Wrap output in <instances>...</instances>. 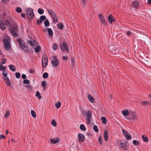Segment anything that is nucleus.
<instances>
[{
	"mask_svg": "<svg viewBox=\"0 0 151 151\" xmlns=\"http://www.w3.org/2000/svg\"><path fill=\"white\" fill-rule=\"evenodd\" d=\"M2 41L4 43L5 49L7 50H9L10 48V38L9 36L7 35H4Z\"/></svg>",
	"mask_w": 151,
	"mask_h": 151,
	"instance_id": "1",
	"label": "nucleus"
},
{
	"mask_svg": "<svg viewBox=\"0 0 151 151\" xmlns=\"http://www.w3.org/2000/svg\"><path fill=\"white\" fill-rule=\"evenodd\" d=\"M17 40L19 43L20 47L26 52H29V48L27 46L25 45L23 41L20 38H17Z\"/></svg>",
	"mask_w": 151,
	"mask_h": 151,
	"instance_id": "2",
	"label": "nucleus"
},
{
	"mask_svg": "<svg viewBox=\"0 0 151 151\" xmlns=\"http://www.w3.org/2000/svg\"><path fill=\"white\" fill-rule=\"evenodd\" d=\"M11 28L9 29L11 32L12 35L15 37H17L18 35L17 33L18 27L17 25H12L10 26Z\"/></svg>",
	"mask_w": 151,
	"mask_h": 151,
	"instance_id": "3",
	"label": "nucleus"
},
{
	"mask_svg": "<svg viewBox=\"0 0 151 151\" xmlns=\"http://www.w3.org/2000/svg\"><path fill=\"white\" fill-rule=\"evenodd\" d=\"M60 50L62 51H65L68 52H69V48L68 43L66 42H64L60 44L59 45Z\"/></svg>",
	"mask_w": 151,
	"mask_h": 151,
	"instance_id": "4",
	"label": "nucleus"
},
{
	"mask_svg": "<svg viewBox=\"0 0 151 151\" xmlns=\"http://www.w3.org/2000/svg\"><path fill=\"white\" fill-rule=\"evenodd\" d=\"M51 63L52 66L54 67H56L58 66L59 62V60L57 59V57L56 56H53V60L51 61Z\"/></svg>",
	"mask_w": 151,
	"mask_h": 151,
	"instance_id": "5",
	"label": "nucleus"
},
{
	"mask_svg": "<svg viewBox=\"0 0 151 151\" xmlns=\"http://www.w3.org/2000/svg\"><path fill=\"white\" fill-rule=\"evenodd\" d=\"M48 62V59L47 55H44L42 58V67H45L47 65Z\"/></svg>",
	"mask_w": 151,
	"mask_h": 151,
	"instance_id": "6",
	"label": "nucleus"
},
{
	"mask_svg": "<svg viewBox=\"0 0 151 151\" xmlns=\"http://www.w3.org/2000/svg\"><path fill=\"white\" fill-rule=\"evenodd\" d=\"M92 113L91 111H89L86 115V120L87 124H89L91 122V118Z\"/></svg>",
	"mask_w": 151,
	"mask_h": 151,
	"instance_id": "7",
	"label": "nucleus"
},
{
	"mask_svg": "<svg viewBox=\"0 0 151 151\" xmlns=\"http://www.w3.org/2000/svg\"><path fill=\"white\" fill-rule=\"evenodd\" d=\"M9 24V22L8 21H2L0 24V28L2 30H4L6 29V25H8Z\"/></svg>",
	"mask_w": 151,
	"mask_h": 151,
	"instance_id": "8",
	"label": "nucleus"
},
{
	"mask_svg": "<svg viewBox=\"0 0 151 151\" xmlns=\"http://www.w3.org/2000/svg\"><path fill=\"white\" fill-rule=\"evenodd\" d=\"M127 119L130 120L134 121L137 119L136 115L134 112L130 113Z\"/></svg>",
	"mask_w": 151,
	"mask_h": 151,
	"instance_id": "9",
	"label": "nucleus"
},
{
	"mask_svg": "<svg viewBox=\"0 0 151 151\" xmlns=\"http://www.w3.org/2000/svg\"><path fill=\"white\" fill-rule=\"evenodd\" d=\"M27 13L29 15V18L30 19H33L34 17V14L33 10L30 8L28 9L27 11Z\"/></svg>",
	"mask_w": 151,
	"mask_h": 151,
	"instance_id": "10",
	"label": "nucleus"
},
{
	"mask_svg": "<svg viewBox=\"0 0 151 151\" xmlns=\"http://www.w3.org/2000/svg\"><path fill=\"white\" fill-rule=\"evenodd\" d=\"M99 18L100 21L101 23L104 26H106V22L105 20V18H104L101 14H99Z\"/></svg>",
	"mask_w": 151,
	"mask_h": 151,
	"instance_id": "11",
	"label": "nucleus"
},
{
	"mask_svg": "<svg viewBox=\"0 0 151 151\" xmlns=\"http://www.w3.org/2000/svg\"><path fill=\"white\" fill-rule=\"evenodd\" d=\"M122 132L125 136L126 139L127 140H130L132 139L131 136L127 132L123 129L122 130Z\"/></svg>",
	"mask_w": 151,
	"mask_h": 151,
	"instance_id": "12",
	"label": "nucleus"
},
{
	"mask_svg": "<svg viewBox=\"0 0 151 151\" xmlns=\"http://www.w3.org/2000/svg\"><path fill=\"white\" fill-rule=\"evenodd\" d=\"M78 141L80 142H83L85 139V136L82 133H79L78 135Z\"/></svg>",
	"mask_w": 151,
	"mask_h": 151,
	"instance_id": "13",
	"label": "nucleus"
},
{
	"mask_svg": "<svg viewBox=\"0 0 151 151\" xmlns=\"http://www.w3.org/2000/svg\"><path fill=\"white\" fill-rule=\"evenodd\" d=\"M139 5V1H135L133 2L131 4V6L135 8H138Z\"/></svg>",
	"mask_w": 151,
	"mask_h": 151,
	"instance_id": "14",
	"label": "nucleus"
},
{
	"mask_svg": "<svg viewBox=\"0 0 151 151\" xmlns=\"http://www.w3.org/2000/svg\"><path fill=\"white\" fill-rule=\"evenodd\" d=\"M28 43L30 44L33 48H35L36 46V43L34 40L28 41Z\"/></svg>",
	"mask_w": 151,
	"mask_h": 151,
	"instance_id": "15",
	"label": "nucleus"
},
{
	"mask_svg": "<svg viewBox=\"0 0 151 151\" xmlns=\"http://www.w3.org/2000/svg\"><path fill=\"white\" fill-rule=\"evenodd\" d=\"M108 22L110 23H111L112 22H114L115 21V19L113 17L111 14H110L108 17Z\"/></svg>",
	"mask_w": 151,
	"mask_h": 151,
	"instance_id": "16",
	"label": "nucleus"
},
{
	"mask_svg": "<svg viewBox=\"0 0 151 151\" xmlns=\"http://www.w3.org/2000/svg\"><path fill=\"white\" fill-rule=\"evenodd\" d=\"M108 133L107 130H105L104 132V137L106 141H108Z\"/></svg>",
	"mask_w": 151,
	"mask_h": 151,
	"instance_id": "17",
	"label": "nucleus"
},
{
	"mask_svg": "<svg viewBox=\"0 0 151 151\" xmlns=\"http://www.w3.org/2000/svg\"><path fill=\"white\" fill-rule=\"evenodd\" d=\"M5 81L7 85L9 86L11 85L10 81L7 77H4Z\"/></svg>",
	"mask_w": 151,
	"mask_h": 151,
	"instance_id": "18",
	"label": "nucleus"
},
{
	"mask_svg": "<svg viewBox=\"0 0 151 151\" xmlns=\"http://www.w3.org/2000/svg\"><path fill=\"white\" fill-rule=\"evenodd\" d=\"M48 12L52 17H55L56 15L55 12L52 10H48Z\"/></svg>",
	"mask_w": 151,
	"mask_h": 151,
	"instance_id": "19",
	"label": "nucleus"
},
{
	"mask_svg": "<svg viewBox=\"0 0 151 151\" xmlns=\"http://www.w3.org/2000/svg\"><path fill=\"white\" fill-rule=\"evenodd\" d=\"M122 114L124 116H127L128 115L129 116L130 114H129V112L127 110H124L122 111Z\"/></svg>",
	"mask_w": 151,
	"mask_h": 151,
	"instance_id": "20",
	"label": "nucleus"
},
{
	"mask_svg": "<svg viewBox=\"0 0 151 151\" xmlns=\"http://www.w3.org/2000/svg\"><path fill=\"white\" fill-rule=\"evenodd\" d=\"M88 97L89 101L91 102H93L94 100V99L91 95H88Z\"/></svg>",
	"mask_w": 151,
	"mask_h": 151,
	"instance_id": "21",
	"label": "nucleus"
},
{
	"mask_svg": "<svg viewBox=\"0 0 151 151\" xmlns=\"http://www.w3.org/2000/svg\"><path fill=\"white\" fill-rule=\"evenodd\" d=\"M50 140L51 143L53 144H56L59 142V140L58 138H56V139H51Z\"/></svg>",
	"mask_w": 151,
	"mask_h": 151,
	"instance_id": "22",
	"label": "nucleus"
},
{
	"mask_svg": "<svg viewBox=\"0 0 151 151\" xmlns=\"http://www.w3.org/2000/svg\"><path fill=\"white\" fill-rule=\"evenodd\" d=\"M57 26L58 29L62 30L63 29L64 26L62 23H58L57 25Z\"/></svg>",
	"mask_w": 151,
	"mask_h": 151,
	"instance_id": "23",
	"label": "nucleus"
},
{
	"mask_svg": "<svg viewBox=\"0 0 151 151\" xmlns=\"http://www.w3.org/2000/svg\"><path fill=\"white\" fill-rule=\"evenodd\" d=\"M47 31L50 36H52L53 35V31L51 29L48 28L47 29Z\"/></svg>",
	"mask_w": 151,
	"mask_h": 151,
	"instance_id": "24",
	"label": "nucleus"
},
{
	"mask_svg": "<svg viewBox=\"0 0 151 151\" xmlns=\"http://www.w3.org/2000/svg\"><path fill=\"white\" fill-rule=\"evenodd\" d=\"M142 138L143 141L145 142H147L148 141V139L146 136L144 135H142Z\"/></svg>",
	"mask_w": 151,
	"mask_h": 151,
	"instance_id": "25",
	"label": "nucleus"
},
{
	"mask_svg": "<svg viewBox=\"0 0 151 151\" xmlns=\"http://www.w3.org/2000/svg\"><path fill=\"white\" fill-rule=\"evenodd\" d=\"M41 50V47L40 46H37L35 48V51L36 53L39 52Z\"/></svg>",
	"mask_w": 151,
	"mask_h": 151,
	"instance_id": "26",
	"label": "nucleus"
},
{
	"mask_svg": "<svg viewBox=\"0 0 151 151\" xmlns=\"http://www.w3.org/2000/svg\"><path fill=\"white\" fill-rule=\"evenodd\" d=\"M58 47V45L56 43H53L52 46V49L53 50H55Z\"/></svg>",
	"mask_w": 151,
	"mask_h": 151,
	"instance_id": "27",
	"label": "nucleus"
},
{
	"mask_svg": "<svg viewBox=\"0 0 151 151\" xmlns=\"http://www.w3.org/2000/svg\"><path fill=\"white\" fill-rule=\"evenodd\" d=\"M80 128L81 130L85 131L86 130V128L85 126L83 124H81L80 126Z\"/></svg>",
	"mask_w": 151,
	"mask_h": 151,
	"instance_id": "28",
	"label": "nucleus"
},
{
	"mask_svg": "<svg viewBox=\"0 0 151 151\" xmlns=\"http://www.w3.org/2000/svg\"><path fill=\"white\" fill-rule=\"evenodd\" d=\"M10 69L12 71H14L15 70V67L12 65H10L9 66Z\"/></svg>",
	"mask_w": 151,
	"mask_h": 151,
	"instance_id": "29",
	"label": "nucleus"
},
{
	"mask_svg": "<svg viewBox=\"0 0 151 151\" xmlns=\"http://www.w3.org/2000/svg\"><path fill=\"white\" fill-rule=\"evenodd\" d=\"M53 19V22L55 23H56L58 22V18L57 17L56 15L55 16V17H52Z\"/></svg>",
	"mask_w": 151,
	"mask_h": 151,
	"instance_id": "30",
	"label": "nucleus"
},
{
	"mask_svg": "<svg viewBox=\"0 0 151 151\" xmlns=\"http://www.w3.org/2000/svg\"><path fill=\"white\" fill-rule=\"evenodd\" d=\"M101 119L103 124H106L107 123V121L105 117H102Z\"/></svg>",
	"mask_w": 151,
	"mask_h": 151,
	"instance_id": "31",
	"label": "nucleus"
},
{
	"mask_svg": "<svg viewBox=\"0 0 151 151\" xmlns=\"http://www.w3.org/2000/svg\"><path fill=\"white\" fill-rule=\"evenodd\" d=\"M35 96H37L38 97V98L39 99H40L41 98V96L40 93L38 91H37L36 92V94H35Z\"/></svg>",
	"mask_w": 151,
	"mask_h": 151,
	"instance_id": "32",
	"label": "nucleus"
},
{
	"mask_svg": "<svg viewBox=\"0 0 151 151\" xmlns=\"http://www.w3.org/2000/svg\"><path fill=\"white\" fill-rule=\"evenodd\" d=\"M38 13L40 14H42L44 12V10L43 9H39L38 10Z\"/></svg>",
	"mask_w": 151,
	"mask_h": 151,
	"instance_id": "33",
	"label": "nucleus"
},
{
	"mask_svg": "<svg viewBox=\"0 0 151 151\" xmlns=\"http://www.w3.org/2000/svg\"><path fill=\"white\" fill-rule=\"evenodd\" d=\"M61 106V103L58 101L55 104V106L57 108H59Z\"/></svg>",
	"mask_w": 151,
	"mask_h": 151,
	"instance_id": "34",
	"label": "nucleus"
},
{
	"mask_svg": "<svg viewBox=\"0 0 151 151\" xmlns=\"http://www.w3.org/2000/svg\"><path fill=\"white\" fill-rule=\"evenodd\" d=\"M44 24L46 27H48L50 25V23L48 20H47L44 22Z\"/></svg>",
	"mask_w": 151,
	"mask_h": 151,
	"instance_id": "35",
	"label": "nucleus"
},
{
	"mask_svg": "<svg viewBox=\"0 0 151 151\" xmlns=\"http://www.w3.org/2000/svg\"><path fill=\"white\" fill-rule=\"evenodd\" d=\"M126 145L125 142H121L119 144V146L121 148H124Z\"/></svg>",
	"mask_w": 151,
	"mask_h": 151,
	"instance_id": "36",
	"label": "nucleus"
},
{
	"mask_svg": "<svg viewBox=\"0 0 151 151\" xmlns=\"http://www.w3.org/2000/svg\"><path fill=\"white\" fill-rule=\"evenodd\" d=\"M16 10L18 13H21L22 12V9L20 7H17Z\"/></svg>",
	"mask_w": 151,
	"mask_h": 151,
	"instance_id": "37",
	"label": "nucleus"
},
{
	"mask_svg": "<svg viewBox=\"0 0 151 151\" xmlns=\"http://www.w3.org/2000/svg\"><path fill=\"white\" fill-rule=\"evenodd\" d=\"M40 19L43 21L46 19V17L45 15H42L40 17Z\"/></svg>",
	"mask_w": 151,
	"mask_h": 151,
	"instance_id": "38",
	"label": "nucleus"
},
{
	"mask_svg": "<svg viewBox=\"0 0 151 151\" xmlns=\"http://www.w3.org/2000/svg\"><path fill=\"white\" fill-rule=\"evenodd\" d=\"M31 114L32 115V116L33 117H36V114L35 113V112L33 110H31Z\"/></svg>",
	"mask_w": 151,
	"mask_h": 151,
	"instance_id": "39",
	"label": "nucleus"
},
{
	"mask_svg": "<svg viewBox=\"0 0 151 151\" xmlns=\"http://www.w3.org/2000/svg\"><path fill=\"white\" fill-rule=\"evenodd\" d=\"M71 64L73 66H74L75 63H74V58L73 57H71Z\"/></svg>",
	"mask_w": 151,
	"mask_h": 151,
	"instance_id": "40",
	"label": "nucleus"
},
{
	"mask_svg": "<svg viewBox=\"0 0 151 151\" xmlns=\"http://www.w3.org/2000/svg\"><path fill=\"white\" fill-rule=\"evenodd\" d=\"M133 143L135 146H137L139 144V142L138 141L136 140H134L133 142Z\"/></svg>",
	"mask_w": 151,
	"mask_h": 151,
	"instance_id": "41",
	"label": "nucleus"
},
{
	"mask_svg": "<svg viewBox=\"0 0 151 151\" xmlns=\"http://www.w3.org/2000/svg\"><path fill=\"white\" fill-rule=\"evenodd\" d=\"M142 104L143 105H149L150 104V103L149 102L147 101H144L142 102Z\"/></svg>",
	"mask_w": 151,
	"mask_h": 151,
	"instance_id": "42",
	"label": "nucleus"
},
{
	"mask_svg": "<svg viewBox=\"0 0 151 151\" xmlns=\"http://www.w3.org/2000/svg\"><path fill=\"white\" fill-rule=\"evenodd\" d=\"M98 142L99 143L101 144H102V138L101 136H100L99 138L98 139Z\"/></svg>",
	"mask_w": 151,
	"mask_h": 151,
	"instance_id": "43",
	"label": "nucleus"
},
{
	"mask_svg": "<svg viewBox=\"0 0 151 151\" xmlns=\"http://www.w3.org/2000/svg\"><path fill=\"white\" fill-rule=\"evenodd\" d=\"M97 126L96 125H94L93 127L94 131L96 132H98L99 130L97 129Z\"/></svg>",
	"mask_w": 151,
	"mask_h": 151,
	"instance_id": "44",
	"label": "nucleus"
},
{
	"mask_svg": "<svg viewBox=\"0 0 151 151\" xmlns=\"http://www.w3.org/2000/svg\"><path fill=\"white\" fill-rule=\"evenodd\" d=\"M23 83L24 84H28L29 83V80L25 79L23 80Z\"/></svg>",
	"mask_w": 151,
	"mask_h": 151,
	"instance_id": "45",
	"label": "nucleus"
},
{
	"mask_svg": "<svg viewBox=\"0 0 151 151\" xmlns=\"http://www.w3.org/2000/svg\"><path fill=\"white\" fill-rule=\"evenodd\" d=\"M51 124L54 127H55L57 125V123L54 119H53L52 120L51 122Z\"/></svg>",
	"mask_w": 151,
	"mask_h": 151,
	"instance_id": "46",
	"label": "nucleus"
},
{
	"mask_svg": "<svg viewBox=\"0 0 151 151\" xmlns=\"http://www.w3.org/2000/svg\"><path fill=\"white\" fill-rule=\"evenodd\" d=\"M48 76V74L47 73H44L43 74V77L44 78H46Z\"/></svg>",
	"mask_w": 151,
	"mask_h": 151,
	"instance_id": "47",
	"label": "nucleus"
},
{
	"mask_svg": "<svg viewBox=\"0 0 151 151\" xmlns=\"http://www.w3.org/2000/svg\"><path fill=\"white\" fill-rule=\"evenodd\" d=\"M16 78H20L21 76L19 72H17L15 73Z\"/></svg>",
	"mask_w": 151,
	"mask_h": 151,
	"instance_id": "48",
	"label": "nucleus"
},
{
	"mask_svg": "<svg viewBox=\"0 0 151 151\" xmlns=\"http://www.w3.org/2000/svg\"><path fill=\"white\" fill-rule=\"evenodd\" d=\"M41 85L44 88L45 87L46 85V82L44 81H42V82Z\"/></svg>",
	"mask_w": 151,
	"mask_h": 151,
	"instance_id": "49",
	"label": "nucleus"
},
{
	"mask_svg": "<svg viewBox=\"0 0 151 151\" xmlns=\"http://www.w3.org/2000/svg\"><path fill=\"white\" fill-rule=\"evenodd\" d=\"M9 0H1V1L3 4H5L9 2Z\"/></svg>",
	"mask_w": 151,
	"mask_h": 151,
	"instance_id": "50",
	"label": "nucleus"
},
{
	"mask_svg": "<svg viewBox=\"0 0 151 151\" xmlns=\"http://www.w3.org/2000/svg\"><path fill=\"white\" fill-rule=\"evenodd\" d=\"M2 73H3V75L5 76V77H7V73L6 72V71H5V70L3 71V72H2Z\"/></svg>",
	"mask_w": 151,
	"mask_h": 151,
	"instance_id": "51",
	"label": "nucleus"
},
{
	"mask_svg": "<svg viewBox=\"0 0 151 151\" xmlns=\"http://www.w3.org/2000/svg\"><path fill=\"white\" fill-rule=\"evenodd\" d=\"M9 113L8 111H7L6 112V113L4 117L6 118L9 116Z\"/></svg>",
	"mask_w": 151,
	"mask_h": 151,
	"instance_id": "52",
	"label": "nucleus"
},
{
	"mask_svg": "<svg viewBox=\"0 0 151 151\" xmlns=\"http://www.w3.org/2000/svg\"><path fill=\"white\" fill-rule=\"evenodd\" d=\"M131 34V32L130 31H126V35L127 36H130Z\"/></svg>",
	"mask_w": 151,
	"mask_h": 151,
	"instance_id": "53",
	"label": "nucleus"
},
{
	"mask_svg": "<svg viewBox=\"0 0 151 151\" xmlns=\"http://www.w3.org/2000/svg\"><path fill=\"white\" fill-rule=\"evenodd\" d=\"M5 69V67L4 66L0 65V70H4Z\"/></svg>",
	"mask_w": 151,
	"mask_h": 151,
	"instance_id": "54",
	"label": "nucleus"
},
{
	"mask_svg": "<svg viewBox=\"0 0 151 151\" xmlns=\"http://www.w3.org/2000/svg\"><path fill=\"white\" fill-rule=\"evenodd\" d=\"M87 112L85 111V110H83L82 111V113L83 114V116H85L87 113Z\"/></svg>",
	"mask_w": 151,
	"mask_h": 151,
	"instance_id": "55",
	"label": "nucleus"
},
{
	"mask_svg": "<svg viewBox=\"0 0 151 151\" xmlns=\"http://www.w3.org/2000/svg\"><path fill=\"white\" fill-rule=\"evenodd\" d=\"M29 72L31 74H33L35 73V71L32 68H31L30 69Z\"/></svg>",
	"mask_w": 151,
	"mask_h": 151,
	"instance_id": "56",
	"label": "nucleus"
},
{
	"mask_svg": "<svg viewBox=\"0 0 151 151\" xmlns=\"http://www.w3.org/2000/svg\"><path fill=\"white\" fill-rule=\"evenodd\" d=\"M42 22V21L40 19H38L37 20V23L38 24H40Z\"/></svg>",
	"mask_w": 151,
	"mask_h": 151,
	"instance_id": "57",
	"label": "nucleus"
},
{
	"mask_svg": "<svg viewBox=\"0 0 151 151\" xmlns=\"http://www.w3.org/2000/svg\"><path fill=\"white\" fill-rule=\"evenodd\" d=\"M5 138V137L4 135L0 134V139H4Z\"/></svg>",
	"mask_w": 151,
	"mask_h": 151,
	"instance_id": "58",
	"label": "nucleus"
},
{
	"mask_svg": "<svg viewBox=\"0 0 151 151\" xmlns=\"http://www.w3.org/2000/svg\"><path fill=\"white\" fill-rule=\"evenodd\" d=\"M62 58L63 60L64 61H67L68 59L67 57L66 56H63Z\"/></svg>",
	"mask_w": 151,
	"mask_h": 151,
	"instance_id": "59",
	"label": "nucleus"
},
{
	"mask_svg": "<svg viewBox=\"0 0 151 151\" xmlns=\"http://www.w3.org/2000/svg\"><path fill=\"white\" fill-rule=\"evenodd\" d=\"M22 77L23 79H25L27 78L26 76L24 74H23L22 76Z\"/></svg>",
	"mask_w": 151,
	"mask_h": 151,
	"instance_id": "60",
	"label": "nucleus"
},
{
	"mask_svg": "<svg viewBox=\"0 0 151 151\" xmlns=\"http://www.w3.org/2000/svg\"><path fill=\"white\" fill-rule=\"evenodd\" d=\"M6 63V60L5 59H2V62H1V64H4Z\"/></svg>",
	"mask_w": 151,
	"mask_h": 151,
	"instance_id": "61",
	"label": "nucleus"
},
{
	"mask_svg": "<svg viewBox=\"0 0 151 151\" xmlns=\"http://www.w3.org/2000/svg\"><path fill=\"white\" fill-rule=\"evenodd\" d=\"M83 1L82 2V4L83 6H85L86 5V0H82Z\"/></svg>",
	"mask_w": 151,
	"mask_h": 151,
	"instance_id": "62",
	"label": "nucleus"
},
{
	"mask_svg": "<svg viewBox=\"0 0 151 151\" xmlns=\"http://www.w3.org/2000/svg\"><path fill=\"white\" fill-rule=\"evenodd\" d=\"M26 86L28 89H31L32 88L31 86L29 85H27Z\"/></svg>",
	"mask_w": 151,
	"mask_h": 151,
	"instance_id": "63",
	"label": "nucleus"
},
{
	"mask_svg": "<svg viewBox=\"0 0 151 151\" xmlns=\"http://www.w3.org/2000/svg\"><path fill=\"white\" fill-rule=\"evenodd\" d=\"M147 3L149 4H151V0H148Z\"/></svg>",
	"mask_w": 151,
	"mask_h": 151,
	"instance_id": "64",
	"label": "nucleus"
}]
</instances>
